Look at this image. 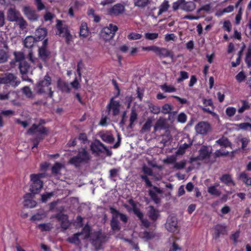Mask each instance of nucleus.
I'll return each mask as SVG.
<instances>
[{
  "label": "nucleus",
  "instance_id": "nucleus-1",
  "mask_svg": "<svg viewBox=\"0 0 251 251\" xmlns=\"http://www.w3.org/2000/svg\"><path fill=\"white\" fill-rule=\"evenodd\" d=\"M51 77L48 75H46L43 79L38 82L34 88V90L39 94L45 93L47 91L49 90V96L50 98H52L53 91L51 90V88H49L50 85L51 84Z\"/></svg>",
  "mask_w": 251,
  "mask_h": 251
},
{
  "label": "nucleus",
  "instance_id": "nucleus-2",
  "mask_svg": "<svg viewBox=\"0 0 251 251\" xmlns=\"http://www.w3.org/2000/svg\"><path fill=\"white\" fill-rule=\"evenodd\" d=\"M142 50L143 51H152L160 58L166 57H170L172 59L174 58L173 52L165 48L153 45L148 47H142Z\"/></svg>",
  "mask_w": 251,
  "mask_h": 251
},
{
  "label": "nucleus",
  "instance_id": "nucleus-3",
  "mask_svg": "<svg viewBox=\"0 0 251 251\" xmlns=\"http://www.w3.org/2000/svg\"><path fill=\"white\" fill-rule=\"evenodd\" d=\"M57 88L62 93H70L71 88L77 89L78 88V81L76 77L69 84L65 80L59 78L57 82Z\"/></svg>",
  "mask_w": 251,
  "mask_h": 251
},
{
  "label": "nucleus",
  "instance_id": "nucleus-4",
  "mask_svg": "<svg viewBox=\"0 0 251 251\" xmlns=\"http://www.w3.org/2000/svg\"><path fill=\"white\" fill-rule=\"evenodd\" d=\"M118 29L117 25L110 24L108 26L102 29L100 33V37L106 41H109L114 37Z\"/></svg>",
  "mask_w": 251,
  "mask_h": 251
},
{
  "label": "nucleus",
  "instance_id": "nucleus-5",
  "mask_svg": "<svg viewBox=\"0 0 251 251\" xmlns=\"http://www.w3.org/2000/svg\"><path fill=\"white\" fill-rule=\"evenodd\" d=\"M48 40L46 39L43 41L42 45L39 47L38 50L39 58L44 62H47L51 57V52L48 49Z\"/></svg>",
  "mask_w": 251,
  "mask_h": 251
},
{
  "label": "nucleus",
  "instance_id": "nucleus-6",
  "mask_svg": "<svg viewBox=\"0 0 251 251\" xmlns=\"http://www.w3.org/2000/svg\"><path fill=\"white\" fill-rule=\"evenodd\" d=\"M56 28L58 32L56 34L65 38L66 42L69 44L71 40L72 36L68 30V27L66 25H63L60 20H57Z\"/></svg>",
  "mask_w": 251,
  "mask_h": 251
},
{
  "label": "nucleus",
  "instance_id": "nucleus-7",
  "mask_svg": "<svg viewBox=\"0 0 251 251\" xmlns=\"http://www.w3.org/2000/svg\"><path fill=\"white\" fill-rule=\"evenodd\" d=\"M121 104L120 101L114 100V97H112L107 105L106 110L108 114H111L113 116L119 115L120 111Z\"/></svg>",
  "mask_w": 251,
  "mask_h": 251
},
{
  "label": "nucleus",
  "instance_id": "nucleus-8",
  "mask_svg": "<svg viewBox=\"0 0 251 251\" xmlns=\"http://www.w3.org/2000/svg\"><path fill=\"white\" fill-rule=\"evenodd\" d=\"M90 147L91 151L94 154H100L104 151H108L107 147L98 139H95L92 142Z\"/></svg>",
  "mask_w": 251,
  "mask_h": 251
},
{
  "label": "nucleus",
  "instance_id": "nucleus-9",
  "mask_svg": "<svg viewBox=\"0 0 251 251\" xmlns=\"http://www.w3.org/2000/svg\"><path fill=\"white\" fill-rule=\"evenodd\" d=\"M17 77L11 73H6L0 77V84H10L14 86H18L20 81L17 80Z\"/></svg>",
  "mask_w": 251,
  "mask_h": 251
},
{
  "label": "nucleus",
  "instance_id": "nucleus-10",
  "mask_svg": "<svg viewBox=\"0 0 251 251\" xmlns=\"http://www.w3.org/2000/svg\"><path fill=\"white\" fill-rule=\"evenodd\" d=\"M105 237L100 231H95L91 235L92 244L96 247H100L104 242Z\"/></svg>",
  "mask_w": 251,
  "mask_h": 251
},
{
  "label": "nucleus",
  "instance_id": "nucleus-11",
  "mask_svg": "<svg viewBox=\"0 0 251 251\" xmlns=\"http://www.w3.org/2000/svg\"><path fill=\"white\" fill-rule=\"evenodd\" d=\"M149 195L151 200L155 203L159 204L161 202V198L158 196V194L162 195L163 190L156 186H153L151 189L149 190Z\"/></svg>",
  "mask_w": 251,
  "mask_h": 251
},
{
  "label": "nucleus",
  "instance_id": "nucleus-12",
  "mask_svg": "<svg viewBox=\"0 0 251 251\" xmlns=\"http://www.w3.org/2000/svg\"><path fill=\"white\" fill-rule=\"evenodd\" d=\"M166 229L170 232H175L178 230L177 220L175 216H169L165 225Z\"/></svg>",
  "mask_w": 251,
  "mask_h": 251
},
{
  "label": "nucleus",
  "instance_id": "nucleus-13",
  "mask_svg": "<svg viewBox=\"0 0 251 251\" xmlns=\"http://www.w3.org/2000/svg\"><path fill=\"white\" fill-rule=\"evenodd\" d=\"M211 127L209 123L207 122H200L195 126L196 132L202 135H206L211 130Z\"/></svg>",
  "mask_w": 251,
  "mask_h": 251
},
{
  "label": "nucleus",
  "instance_id": "nucleus-14",
  "mask_svg": "<svg viewBox=\"0 0 251 251\" xmlns=\"http://www.w3.org/2000/svg\"><path fill=\"white\" fill-rule=\"evenodd\" d=\"M126 10L125 6L122 3H116L108 9V13L111 16H118L123 14Z\"/></svg>",
  "mask_w": 251,
  "mask_h": 251
},
{
  "label": "nucleus",
  "instance_id": "nucleus-15",
  "mask_svg": "<svg viewBox=\"0 0 251 251\" xmlns=\"http://www.w3.org/2000/svg\"><path fill=\"white\" fill-rule=\"evenodd\" d=\"M30 67V65L25 61L20 62L19 64V68L22 75V77L23 80L32 82V80L26 76V74L28 73Z\"/></svg>",
  "mask_w": 251,
  "mask_h": 251
},
{
  "label": "nucleus",
  "instance_id": "nucleus-16",
  "mask_svg": "<svg viewBox=\"0 0 251 251\" xmlns=\"http://www.w3.org/2000/svg\"><path fill=\"white\" fill-rule=\"evenodd\" d=\"M23 11L26 18L30 21H36L38 19L39 16L36 10L30 6H24Z\"/></svg>",
  "mask_w": 251,
  "mask_h": 251
},
{
  "label": "nucleus",
  "instance_id": "nucleus-17",
  "mask_svg": "<svg viewBox=\"0 0 251 251\" xmlns=\"http://www.w3.org/2000/svg\"><path fill=\"white\" fill-rule=\"evenodd\" d=\"M54 217L58 222H60L61 230L62 231H64L68 228L70 224L69 222L68 216L67 215L59 213L55 215Z\"/></svg>",
  "mask_w": 251,
  "mask_h": 251
},
{
  "label": "nucleus",
  "instance_id": "nucleus-18",
  "mask_svg": "<svg viewBox=\"0 0 251 251\" xmlns=\"http://www.w3.org/2000/svg\"><path fill=\"white\" fill-rule=\"evenodd\" d=\"M202 102L204 105V107H202L201 109L203 112H206L212 115H216L215 113L213 112L214 106L211 99H206L203 98L202 99Z\"/></svg>",
  "mask_w": 251,
  "mask_h": 251
},
{
  "label": "nucleus",
  "instance_id": "nucleus-19",
  "mask_svg": "<svg viewBox=\"0 0 251 251\" xmlns=\"http://www.w3.org/2000/svg\"><path fill=\"white\" fill-rule=\"evenodd\" d=\"M32 182L30 187V191L33 195L37 194L43 186V182L41 180L30 179Z\"/></svg>",
  "mask_w": 251,
  "mask_h": 251
},
{
  "label": "nucleus",
  "instance_id": "nucleus-20",
  "mask_svg": "<svg viewBox=\"0 0 251 251\" xmlns=\"http://www.w3.org/2000/svg\"><path fill=\"white\" fill-rule=\"evenodd\" d=\"M226 226L225 224H217L214 227V233L213 238L218 239L221 235H224L226 233Z\"/></svg>",
  "mask_w": 251,
  "mask_h": 251
},
{
  "label": "nucleus",
  "instance_id": "nucleus-21",
  "mask_svg": "<svg viewBox=\"0 0 251 251\" xmlns=\"http://www.w3.org/2000/svg\"><path fill=\"white\" fill-rule=\"evenodd\" d=\"M147 215L149 219L153 222L156 221L160 216L159 211L152 205L149 206Z\"/></svg>",
  "mask_w": 251,
  "mask_h": 251
},
{
  "label": "nucleus",
  "instance_id": "nucleus-22",
  "mask_svg": "<svg viewBox=\"0 0 251 251\" xmlns=\"http://www.w3.org/2000/svg\"><path fill=\"white\" fill-rule=\"evenodd\" d=\"M21 16L20 12L13 8H10L7 11V19L10 22H15Z\"/></svg>",
  "mask_w": 251,
  "mask_h": 251
},
{
  "label": "nucleus",
  "instance_id": "nucleus-23",
  "mask_svg": "<svg viewBox=\"0 0 251 251\" xmlns=\"http://www.w3.org/2000/svg\"><path fill=\"white\" fill-rule=\"evenodd\" d=\"M221 182L223 183L226 186H229L231 185L235 186V183L233 180L231 176L228 174L223 175L219 178Z\"/></svg>",
  "mask_w": 251,
  "mask_h": 251
},
{
  "label": "nucleus",
  "instance_id": "nucleus-24",
  "mask_svg": "<svg viewBox=\"0 0 251 251\" xmlns=\"http://www.w3.org/2000/svg\"><path fill=\"white\" fill-rule=\"evenodd\" d=\"M48 33L46 28H37L35 32V38L37 39V42L43 40L47 36Z\"/></svg>",
  "mask_w": 251,
  "mask_h": 251
},
{
  "label": "nucleus",
  "instance_id": "nucleus-25",
  "mask_svg": "<svg viewBox=\"0 0 251 251\" xmlns=\"http://www.w3.org/2000/svg\"><path fill=\"white\" fill-rule=\"evenodd\" d=\"M170 6V5L169 4V1L167 0H164L159 7V11L157 14V16H155L152 15L151 16L153 18L156 19L158 16L161 15L163 13L167 12Z\"/></svg>",
  "mask_w": 251,
  "mask_h": 251
},
{
  "label": "nucleus",
  "instance_id": "nucleus-26",
  "mask_svg": "<svg viewBox=\"0 0 251 251\" xmlns=\"http://www.w3.org/2000/svg\"><path fill=\"white\" fill-rule=\"evenodd\" d=\"M81 148L82 151H79V163L82 162H87L90 158V154L86 150L87 148L84 147L81 145Z\"/></svg>",
  "mask_w": 251,
  "mask_h": 251
},
{
  "label": "nucleus",
  "instance_id": "nucleus-27",
  "mask_svg": "<svg viewBox=\"0 0 251 251\" xmlns=\"http://www.w3.org/2000/svg\"><path fill=\"white\" fill-rule=\"evenodd\" d=\"M211 152L208 151L206 146H202L199 150V159L204 160L210 157Z\"/></svg>",
  "mask_w": 251,
  "mask_h": 251
},
{
  "label": "nucleus",
  "instance_id": "nucleus-28",
  "mask_svg": "<svg viewBox=\"0 0 251 251\" xmlns=\"http://www.w3.org/2000/svg\"><path fill=\"white\" fill-rule=\"evenodd\" d=\"M166 128L167 125L165 120L159 119L156 121L154 126L153 132H156L158 130L165 129Z\"/></svg>",
  "mask_w": 251,
  "mask_h": 251
},
{
  "label": "nucleus",
  "instance_id": "nucleus-29",
  "mask_svg": "<svg viewBox=\"0 0 251 251\" xmlns=\"http://www.w3.org/2000/svg\"><path fill=\"white\" fill-rule=\"evenodd\" d=\"M37 39L32 36H27L24 41V45L25 48L32 49L34 44L37 42Z\"/></svg>",
  "mask_w": 251,
  "mask_h": 251
},
{
  "label": "nucleus",
  "instance_id": "nucleus-30",
  "mask_svg": "<svg viewBox=\"0 0 251 251\" xmlns=\"http://www.w3.org/2000/svg\"><path fill=\"white\" fill-rule=\"evenodd\" d=\"M87 15L90 19H93V21L95 23H99L100 22V17L95 13V11L93 8H89L87 10Z\"/></svg>",
  "mask_w": 251,
  "mask_h": 251
},
{
  "label": "nucleus",
  "instance_id": "nucleus-31",
  "mask_svg": "<svg viewBox=\"0 0 251 251\" xmlns=\"http://www.w3.org/2000/svg\"><path fill=\"white\" fill-rule=\"evenodd\" d=\"M129 203L132 206V210L134 213V214L138 217L141 218L142 216V212L137 207L136 203L132 199L129 200L128 201Z\"/></svg>",
  "mask_w": 251,
  "mask_h": 251
},
{
  "label": "nucleus",
  "instance_id": "nucleus-32",
  "mask_svg": "<svg viewBox=\"0 0 251 251\" xmlns=\"http://www.w3.org/2000/svg\"><path fill=\"white\" fill-rule=\"evenodd\" d=\"M89 34L87 25L86 23H82L79 27V36L87 37Z\"/></svg>",
  "mask_w": 251,
  "mask_h": 251
},
{
  "label": "nucleus",
  "instance_id": "nucleus-33",
  "mask_svg": "<svg viewBox=\"0 0 251 251\" xmlns=\"http://www.w3.org/2000/svg\"><path fill=\"white\" fill-rule=\"evenodd\" d=\"M91 231V227L89 225H85L82 228L81 232H79V236L81 235L84 236V239H88L90 237V233Z\"/></svg>",
  "mask_w": 251,
  "mask_h": 251
},
{
  "label": "nucleus",
  "instance_id": "nucleus-34",
  "mask_svg": "<svg viewBox=\"0 0 251 251\" xmlns=\"http://www.w3.org/2000/svg\"><path fill=\"white\" fill-rule=\"evenodd\" d=\"M192 143L189 144L185 143L182 145H180L176 151V154L177 155H183L185 153L186 149L190 147Z\"/></svg>",
  "mask_w": 251,
  "mask_h": 251
},
{
  "label": "nucleus",
  "instance_id": "nucleus-35",
  "mask_svg": "<svg viewBox=\"0 0 251 251\" xmlns=\"http://www.w3.org/2000/svg\"><path fill=\"white\" fill-rule=\"evenodd\" d=\"M110 226L111 229L113 231H119L121 229L119 222L116 218L113 217L111 219Z\"/></svg>",
  "mask_w": 251,
  "mask_h": 251
},
{
  "label": "nucleus",
  "instance_id": "nucleus-36",
  "mask_svg": "<svg viewBox=\"0 0 251 251\" xmlns=\"http://www.w3.org/2000/svg\"><path fill=\"white\" fill-rule=\"evenodd\" d=\"M239 178L247 186H251V178L249 177L247 173L245 172L241 173Z\"/></svg>",
  "mask_w": 251,
  "mask_h": 251
},
{
  "label": "nucleus",
  "instance_id": "nucleus-37",
  "mask_svg": "<svg viewBox=\"0 0 251 251\" xmlns=\"http://www.w3.org/2000/svg\"><path fill=\"white\" fill-rule=\"evenodd\" d=\"M64 167V165L59 162H56L51 168V172L53 174H60L61 170Z\"/></svg>",
  "mask_w": 251,
  "mask_h": 251
},
{
  "label": "nucleus",
  "instance_id": "nucleus-38",
  "mask_svg": "<svg viewBox=\"0 0 251 251\" xmlns=\"http://www.w3.org/2000/svg\"><path fill=\"white\" fill-rule=\"evenodd\" d=\"M79 141L81 144H83L82 145L85 148H87L90 143L85 133H79Z\"/></svg>",
  "mask_w": 251,
  "mask_h": 251
},
{
  "label": "nucleus",
  "instance_id": "nucleus-39",
  "mask_svg": "<svg viewBox=\"0 0 251 251\" xmlns=\"http://www.w3.org/2000/svg\"><path fill=\"white\" fill-rule=\"evenodd\" d=\"M196 8V4L194 2L189 1L185 3L182 7V9L186 11H192Z\"/></svg>",
  "mask_w": 251,
  "mask_h": 251
},
{
  "label": "nucleus",
  "instance_id": "nucleus-40",
  "mask_svg": "<svg viewBox=\"0 0 251 251\" xmlns=\"http://www.w3.org/2000/svg\"><path fill=\"white\" fill-rule=\"evenodd\" d=\"M219 184H216L214 186H211L208 188V192L212 195L216 196L217 197L221 195V192L217 189L216 187L218 186Z\"/></svg>",
  "mask_w": 251,
  "mask_h": 251
},
{
  "label": "nucleus",
  "instance_id": "nucleus-41",
  "mask_svg": "<svg viewBox=\"0 0 251 251\" xmlns=\"http://www.w3.org/2000/svg\"><path fill=\"white\" fill-rule=\"evenodd\" d=\"M216 143L221 147L226 148L230 144L228 139L226 137H222L216 141Z\"/></svg>",
  "mask_w": 251,
  "mask_h": 251
},
{
  "label": "nucleus",
  "instance_id": "nucleus-42",
  "mask_svg": "<svg viewBox=\"0 0 251 251\" xmlns=\"http://www.w3.org/2000/svg\"><path fill=\"white\" fill-rule=\"evenodd\" d=\"M100 137L103 141L108 143H112L115 140L113 136L111 134H102Z\"/></svg>",
  "mask_w": 251,
  "mask_h": 251
},
{
  "label": "nucleus",
  "instance_id": "nucleus-43",
  "mask_svg": "<svg viewBox=\"0 0 251 251\" xmlns=\"http://www.w3.org/2000/svg\"><path fill=\"white\" fill-rule=\"evenodd\" d=\"M161 89L166 93H172L176 91V89L171 85H168L166 83L161 85Z\"/></svg>",
  "mask_w": 251,
  "mask_h": 251
},
{
  "label": "nucleus",
  "instance_id": "nucleus-44",
  "mask_svg": "<svg viewBox=\"0 0 251 251\" xmlns=\"http://www.w3.org/2000/svg\"><path fill=\"white\" fill-rule=\"evenodd\" d=\"M241 102L242 103V105L238 110V112L239 113H242L246 110L249 109L250 108V105L249 103V102L247 100H242Z\"/></svg>",
  "mask_w": 251,
  "mask_h": 251
},
{
  "label": "nucleus",
  "instance_id": "nucleus-45",
  "mask_svg": "<svg viewBox=\"0 0 251 251\" xmlns=\"http://www.w3.org/2000/svg\"><path fill=\"white\" fill-rule=\"evenodd\" d=\"M149 3V0H134V5L141 8H144Z\"/></svg>",
  "mask_w": 251,
  "mask_h": 251
},
{
  "label": "nucleus",
  "instance_id": "nucleus-46",
  "mask_svg": "<svg viewBox=\"0 0 251 251\" xmlns=\"http://www.w3.org/2000/svg\"><path fill=\"white\" fill-rule=\"evenodd\" d=\"M141 223V225L146 228H148L151 226V222L147 219L144 218V214L142 213L141 218H138Z\"/></svg>",
  "mask_w": 251,
  "mask_h": 251
},
{
  "label": "nucleus",
  "instance_id": "nucleus-47",
  "mask_svg": "<svg viewBox=\"0 0 251 251\" xmlns=\"http://www.w3.org/2000/svg\"><path fill=\"white\" fill-rule=\"evenodd\" d=\"M142 35L141 34L131 32L127 36V39L130 40H136L140 39L142 38Z\"/></svg>",
  "mask_w": 251,
  "mask_h": 251
},
{
  "label": "nucleus",
  "instance_id": "nucleus-48",
  "mask_svg": "<svg viewBox=\"0 0 251 251\" xmlns=\"http://www.w3.org/2000/svg\"><path fill=\"white\" fill-rule=\"evenodd\" d=\"M36 204V202L31 199L24 200V206L28 208H33L35 207Z\"/></svg>",
  "mask_w": 251,
  "mask_h": 251
},
{
  "label": "nucleus",
  "instance_id": "nucleus-49",
  "mask_svg": "<svg viewBox=\"0 0 251 251\" xmlns=\"http://www.w3.org/2000/svg\"><path fill=\"white\" fill-rule=\"evenodd\" d=\"M14 55L15 56V59L17 62H20L24 61V60L25 59V55L23 52H14Z\"/></svg>",
  "mask_w": 251,
  "mask_h": 251
},
{
  "label": "nucleus",
  "instance_id": "nucleus-50",
  "mask_svg": "<svg viewBox=\"0 0 251 251\" xmlns=\"http://www.w3.org/2000/svg\"><path fill=\"white\" fill-rule=\"evenodd\" d=\"M189 75L187 72L181 71L180 72V77L177 78V82L180 83L184 80L188 78Z\"/></svg>",
  "mask_w": 251,
  "mask_h": 251
},
{
  "label": "nucleus",
  "instance_id": "nucleus-51",
  "mask_svg": "<svg viewBox=\"0 0 251 251\" xmlns=\"http://www.w3.org/2000/svg\"><path fill=\"white\" fill-rule=\"evenodd\" d=\"M38 227L42 231H50L52 228V226L50 224H40L38 225Z\"/></svg>",
  "mask_w": 251,
  "mask_h": 251
},
{
  "label": "nucleus",
  "instance_id": "nucleus-52",
  "mask_svg": "<svg viewBox=\"0 0 251 251\" xmlns=\"http://www.w3.org/2000/svg\"><path fill=\"white\" fill-rule=\"evenodd\" d=\"M173 107L171 105L166 103L162 107L161 112L165 114H169L171 112Z\"/></svg>",
  "mask_w": 251,
  "mask_h": 251
},
{
  "label": "nucleus",
  "instance_id": "nucleus-53",
  "mask_svg": "<svg viewBox=\"0 0 251 251\" xmlns=\"http://www.w3.org/2000/svg\"><path fill=\"white\" fill-rule=\"evenodd\" d=\"M143 237L148 240H151L155 237V233L153 231H144L143 233Z\"/></svg>",
  "mask_w": 251,
  "mask_h": 251
},
{
  "label": "nucleus",
  "instance_id": "nucleus-54",
  "mask_svg": "<svg viewBox=\"0 0 251 251\" xmlns=\"http://www.w3.org/2000/svg\"><path fill=\"white\" fill-rule=\"evenodd\" d=\"M245 62L248 67L251 66V47H249L248 49L246 55Z\"/></svg>",
  "mask_w": 251,
  "mask_h": 251
},
{
  "label": "nucleus",
  "instance_id": "nucleus-55",
  "mask_svg": "<svg viewBox=\"0 0 251 251\" xmlns=\"http://www.w3.org/2000/svg\"><path fill=\"white\" fill-rule=\"evenodd\" d=\"M44 139V137L42 135H38L35 138L32 139L31 141L33 143V145L32 148L33 149L34 148H37L39 142L43 140Z\"/></svg>",
  "mask_w": 251,
  "mask_h": 251
},
{
  "label": "nucleus",
  "instance_id": "nucleus-56",
  "mask_svg": "<svg viewBox=\"0 0 251 251\" xmlns=\"http://www.w3.org/2000/svg\"><path fill=\"white\" fill-rule=\"evenodd\" d=\"M246 78V75L243 71L240 72L236 76L235 79L239 83L243 82Z\"/></svg>",
  "mask_w": 251,
  "mask_h": 251
},
{
  "label": "nucleus",
  "instance_id": "nucleus-57",
  "mask_svg": "<svg viewBox=\"0 0 251 251\" xmlns=\"http://www.w3.org/2000/svg\"><path fill=\"white\" fill-rule=\"evenodd\" d=\"M152 126V120L151 119H148L147 121L143 125L142 129L144 131H149Z\"/></svg>",
  "mask_w": 251,
  "mask_h": 251
},
{
  "label": "nucleus",
  "instance_id": "nucleus-58",
  "mask_svg": "<svg viewBox=\"0 0 251 251\" xmlns=\"http://www.w3.org/2000/svg\"><path fill=\"white\" fill-rule=\"evenodd\" d=\"M145 37L148 40H153L158 37V33L147 32L145 34Z\"/></svg>",
  "mask_w": 251,
  "mask_h": 251
},
{
  "label": "nucleus",
  "instance_id": "nucleus-59",
  "mask_svg": "<svg viewBox=\"0 0 251 251\" xmlns=\"http://www.w3.org/2000/svg\"><path fill=\"white\" fill-rule=\"evenodd\" d=\"M8 55L6 51L3 50H0V63H3L7 61Z\"/></svg>",
  "mask_w": 251,
  "mask_h": 251
},
{
  "label": "nucleus",
  "instance_id": "nucleus-60",
  "mask_svg": "<svg viewBox=\"0 0 251 251\" xmlns=\"http://www.w3.org/2000/svg\"><path fill=\"white\" fill-rule=\"evenodd\" d=\"M67 240L71 243L77 244L78 242V232L75 233L72 237L68 238Z\"/></svg>",
  "mask_w": 251,
  "mask_h": 251
},
{
  "label": "nucleus",
  "instance_id": "nucleus-61",
  "mask_svg": "<svg viewBox=\"0 0 251 251\" xmlns=\"http://www.w3.org/2000/svg\"><path fill=\"white\" fill-rule=\"evenodd\" d=\"M47 174L45 173H39L37 174H31L30 175V179H36V180H41V178L46 176Z\"/></svg>",
  "mask_w": 251,
  "mask_h": 251
},
{
  "label": "nucleus",
  "instance_id": "nucleus-62",
  "mask_svg": "<svg viewBox=\"0 0 251 251\" xmlns=\"http://www.w3.org/2000/svg\"><path fill=\"white\" fill-rule=\"evenodd\" d=\"M186 161L184 160H182L179 162H176L174 167V168H176L177 170H181L184 168L186 165Z\"/></svg>",
  "mask_w": 251,
  "mask_h": 251
},
{
  "label": "nucleus",
  "instance_id": "nucleus-63",
  "mask_svg": "<svg viewBox=\"0 0 251 251\" xmlns=\"http://www.w3.org/2000/svg\"><path fill=\"white\" fill-rule=\"evenodd\" d=\"M15 22L18 23L20 28H23L27 25L26 21L24 20L23 17L20 16Z\"/></svg>",
  "mask_w": 251,
  "mask_h": 251
},
{
  "label": "nucleus",
  "instance_id": "nucleus-64",
  "mask_svg": "<svg viewBox=\"0 0 251 251\" xmlns=\"http://www.w3.org/2000/svg\"><path fill=\"white\" fill-rule=\"evenodd\" d=\"M236 108L233 107H228L226 110V113L228 117L233 116L236 112Z\"/></svg>",
  "mask_w": 251,
  "mask_h": 251
}]
</instances>
